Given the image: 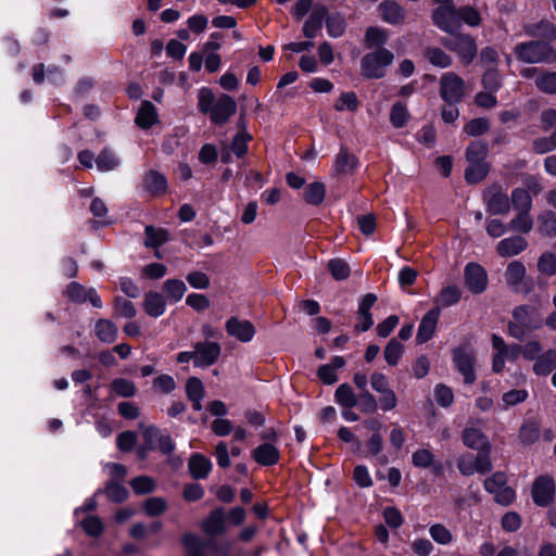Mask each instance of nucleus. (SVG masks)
Wrapping results in <instances>:
<instances>
[{
    "label": "nucleus",
    "instance_id": "nucleus-1",
    "mask_svg": "<svg viewBox=\"0 0 556 556\" xmlns=\"http://www.w3.org/2000/svg\"><path fill=\"white\" fill-rule=\"evenodd\" d=\"M441 45L455 53L464 66L470 65L478 54L476 38L459 29L440 39Z\"/></svg>",
    "mask_w": 556,
    "mask_h": 556
},
{
    "label": "nucleus",
    "instance_id": "nucleus-2",
    "mask_svg": "<svg viewBox=\"0 0 556 556\" xmlns=\"http://www.w3.org/2000/svg\"><path fill=\"white\" fill-rule=\"evenodd\" d=\"M514 54L520 62L552 64L556 61V50L543 40H531L515 46Z\"/></svg>",
    "mask_w": 556,
    "mask_h": 556
},
{
    "label": "nucleus",
    "instance_id": "nucleus-3",
    "mask_svg": "<svg viewBox=\"0 0 556 556\" xmlns=\"http://www.w3.org/2000/svg\"><path fill=\"white\" fill-rule=\"evenodd\" d=\"M394 54L384 48L366 53L361 61L362 72L366 78H382L386 68L392 64Z\"/></svg>",
    "mask_w": 556,
    "mask_h": 556
},
{
    "label": "nucleus",
    "instance_id": "nucleus-4",
    "mask_svg": "<svg viewBox=\"0 0 556 556\" xmlns=\"http://www.w3.org/2000/svg\"><path fill=\"white\" fill-rule=\"evenodd\" d=\"M435 2L440 5L432 11L433 24L448 35L458 30L460 23L453 0H435Z\"/></svg>",
    "mask_w": 556,
    "mask_h": 556
},
{
    "label": "nucleus",
    "instance_id": "nucleus-5",
    "mask_svg": "<svg viewBox=\"0 0 556 556\" xmlns=\"http://www.w3.org/2000/svg\"><path fill=\"white\" fill-rule=\"evenodd\" d=\"M466 94L464 79L454 72H447L440 78V96L446 104H458Z\"/></svg>",
    "mask_w": 556,
    "mask_h": 556
},
{
    "label": "nucleus",
    "instance_id": "nucleus-6",
    "mask_svg": "<svg viewBox=\"0 0 556 556\" xmlns=\"http://www.w3.org/2000/svg\"><path fill=\"white\" fill-rule=\"evenodd\" d=\"M453 363L464 377L466 384H473L477 376L475 371L476 353L467 346H458L452 350Z\"/></svg>",
    "mask_w": 556,
    "mask_h": 556
},
{
    "label": "nucleus",
    "instance_id": "nucleus-7",
    "mask_svg": "<svg viewBox=\"0 0 556 556\" xmlns=\"http://www.w3.org/2000/svg\"><path fill=\"white\" fill-rule=\"evenodd\" d=\"M505 278L515 292L527 294L533 290V279L526 277V267L519 261H513L508 264Z\"/></svg>",
    "mask_w": 556,
    "mask_h": 556
},
{
    "label": "nucleus",
    "instance_id": "nucleus-8",
    "mask_svg": "<svg viewBox=\"0 0 556 556\" xmlns=\"http://www.w3.org/2000/svg\"><path fill=\"white\" fill-rule=\"evenodd\" d=\"M486 211L493 215H506L510 210V199L497 185L489 187L483 194Z\"/></svg>",
    "mask_w": 556,
    "mask_h": 556
},
{
    "label": "nucleus",
    "instance_id": "nucleus-9",
    "mask_svg": "<svg viewBox=\"0 0 556 556\" xmlns=\"http://www.w3.org/2000/svg\"><path fill=\"white\" fill-rule=\"evenodd\" d=\"M555 482L549 476L538 477L531 490L533 502L541 507L548 506L554 501Z\"/></svg>",
    "mask_w": 556,
    "mask_h": 556
},
{
    "label": "nucleus",
    "instance_id": "nucleus-10",
    "mask_svg": "<svg viewBox=\"0 0 556 556\" xmlns=\"http://www.w3.org/2000/svg\"><path fill=\"white\" fill-rule=\"evenodd\" d=\"M237 103L235 99L226 93H220L210 112V119L215 125H224L236 113Z\"/></svg>",
    "mask_w": 556,
    "mask_h": 556
},
{
    "label": "nucleus",
    "instance_id": "nucleus-11",
    "mask_svg": "<svg viewBox=\"0 0 556 556\" xmlns=\"http://www.w3.org/2000/svg\"><path fill=\"white\" fill-rule=\"evenodd\" d=\"M377 11L381 20L390 25H403L407 18L406 10L394 0H383Z\"/></svg>",
    "mask_w": 556,
    "mask_h": 556
},
{
    "label": "nucleus",
    "instance_id": "nucleus-12",
    "mask_svg": "<svg viewBox=\"0 0 556 556\" xmlns=\"http://www.w3.org/2000/svg\"><path fill=\"white\" fill-rule=\"evenodd\" d=\"M195 366L208 367L215 364L220 355L222 348L217 342L201 341L193 345Z\"/></svg>",
    "mask_w": 556,
    "mask_h": 556
},
{
    "label": "nucleus",
    "instance_id": "nucleus-13",
    "mask_svg": "<svg viewBox=\"0 0 556 556\" xmlns=\"http://www.w3.org/2000/svg\"><path fill=\"white\" fill-rule=\"evenodd\" d=\"M465 283L476 294L482 293L488 285L486 271L477 263H469L465 267Z\"/></svg>",
    "mask_w": 556,
    "mask_h": 556
},
{
    "label": "nucleus",
    "instance_id": "nucleus-14",
    "mask_svg": "<svg viewBox=\"0 0 556 556\" xmlns=\"http://www.w3.org/2000/svg\"><path fill=\"white\" fill-rule=\"evenodd\" d=\"M440 316V308L433 307L421 318L417 334L416 342L422 344L428 342L434 334L438 320Z\"/></svg>",
    "mask_w": 556,
    "mask_h": 556
},
{
    "label": "nucleus",
    "instance_id": "nucleus-15",
    "mask_svg": "<svg viewBox=\"0 0 556 556\" xmlns=\"http://www.w3.org/2000/svg\"><path fill=\"white\" fill-rule=\"evenodd\" d=\"M226 331L241 342H249L253 339L255 328L249 320H240L237 317H230L226 323Z\"/></svg>",
    "mask_w": 556,
    "mask_h": 556
},
{
    "label": "nucleus",
    "instance_id": "nucleus-16",
    "mask_svg": "<svg viewBox=\"0 0 556 556\" xmlns=\"http://www.w3.org/2000/svg\"><path fill=\"white\" fill-rule=\"evenodd\" d=\"M66 295L74 302L84 303L89 301L94 307L100 308L102 302L94 289H86L78 282H71L65 291Z\"/></svg>",
    "mask_w": 556,
    "mask_h": 556
},
{
    "label": "nucleus",
    "instance_id": "nucleus-17",
    "mask_svg": "<svg viewBox=\"0 0 556 556\" xmlns=\"http://www.w3.org/2000/svg\"><path fill=\"white\" fill-rule=\"evenodd\" d=\"M377 301V296L374 293H367L359 303L357 309L358 324L355 325L356 331H367L374 325V319L370 313V308Z\"/></svg>",
    "mask_w": 556,
    "mask_h": 556
},
{
    "label": "nucleus",
    "instance_id": "nucleus-18",
    "mask_svg": "<svg viewBox=\"0 0 556 556\" xmlns=\"http://www.w3.org/2000/svg\"><path fill=\"white\" fill-rule=\"evenodd\" d=\"M513 320L531 331L540 328L542 325L535 308L529 305H520L515 307L513 311Z\"/></svg>",
    "mask_w": 556,
    "mask_h": 556
},
{
    "label": "nucleus",
    "instance_id": "nucleus-19",
    "mask_svg": "<svg viewBox=\"0 0 556 556\" xmlns=\"http://www.w3.org/2000/svg\"><path fill=\"white\" fill-rule=\"evenodd\" d=\"M523 31L530 37L542 38L547 42L556 39V26L547 20L525 24Z\"/></svg>",
    "mask_w": 556,
    "mask_h": 556
},
{
    "label": "nucleus",
    "instance_id": "nucleus-20",
    "mask_svg": "<svg viewBox=\"0 0 556 556\" xmlns=\"http://www.w3.org/2000/svg\"><path fill=\"white\" fill-rule=\"evenodd\" d=\"M528 247V242L523 237L514 236L501 240L496 245V252L503 257L515 256Z\"/></svg>",
    "mask_w": 556,
    "mask_h": 556
},
{
    "label": "nucleus",
    "instance_id": "nucleus-21",
    "mask_svg": "<svg viewBox=\"0 0 556 556\" xmlns=\"http://www.w3.org/2000/svg\"><path fill=\"white\" fill-rule=\"evenodd\" d=\"M188 469L193 479H205L212 470V463L206 456L195 453L188 460Z\"/></svg>",
    "mask_w": 556,
    "mask_h": 556
},
{
    "label": "nucleus",
    "instance_id": "nucleus-22",
    "mask_svg": "<svg viewBox=\"0 0 556 556\" xmlns=\"http://www.w3.org/2000/svg\"><path fill=\"white\" fill-rule=\"evenodd\" d=\"M327 16V9L324 5H316L304 23L303 34L306 38H314L323 27V22Z\"/></svg>",
    "mask_w": 556,
    "mask_h": 556
},
{
    "label": "nucleus",
    "instance_id": "nucleus-23",
    "mask_svg": "<svg viewBox=\"0 0 556 556\" xmlns=\"http://www.w3.org/2000/svg\"><path fill=\"white\" fill-rule=\"evenodd\" d=\"M166 307V299L163 294L149 291L144 295L143 300V308L144 312L151 317H159L165 312Z\"/></svg>",
    "mask_w": 556,
    "mask_h": 556
},
{
    "label": "nucleus",
    "instance_id": "nucleus-24",
    "mask_svg": "<svg viewBox=\"0 0 556 556\" xmlns=\"http://www.w3.org/2000/svg\"><path fill=\"white\" fill-rule=\"evenodd\" d=\"M464 444L472 450H490V443L483 432L476 428H466L463 430Z\"/></svg>",
    "mask_w": 556,
    "mask_h": 556
},
{
    "label": "nucleus",
    "instance_id": "nucleus-25",
    "mask_svg": "<svg viewBox=\"0 0 556 556\" xmlns=\"http://www.w3.org/2000/svg\"><path fill=\"white\" fill-rule=\"evenodd\" d=\"M422 54L435 67L447 68L453 64V58L439 47H426Z\"/></svg>",
    "mask_w": 556,
    "mask_h": 556
},
{
    "label": "nucleus",
    "instance_id": "nucleus-26",
    "mask_svg": "<svg viewBox=\"0 0 556 556\" xmlns=\"http://www.w3.org/2000/svg\"><path fill=\"white\" fill-rule=\"evenodd\" d=\"M252 455L254 460L262 466L275 465L279 459V451L269 443L257 446Z\"/></svg>",
    "mask_w": 556,
    "mask_h": 556
},
{
    "label": "nucleus",
    "instance_id": "nucleus-27",
    "mask_svg": "<svg viewBox=\"0 0 556 556\" xmlns=\"http://www.w3.org/2000/svg\"><path fill=\"white\" fill-rule=\"evenodd\" d=\"M203 530L210 535H216L225 530V511L223 508L213 510L202 523Z\"/></svg>",
    "mask_w": 556,
    "mask_h": 556
},
{
    "label": "nucleus",
    "instance_id": "nucleus-28",
    "mask_svg": "<svg viewBox=\"0 0 556 556\" xmlns=\"http://www.w3.org/2000/svg\"><path fill=\"white\" fill-rule=\"evenodd\" d=\"M556 368V350H547L538 356L533 371L539 376H547Z\"/></svg>",
    "mask_w": 556,
    "mask_h": 556
},
{
    "label": "nucleus",
    "instance_id": "nucleus-29",
    "mask_svg": "<svg viewBox=\"0 0 556 556\" xmlns=\"http://www.w3.org/2000/svg\"><path fill=\"white\" fill-rule=\"evenodd\" d=\"M489 170L490 166L486 161L468 162V166L465 169V179L468 184H478L488 176Z\"/></svg>",
    "mask_w": 556,
    "mask_h": 556
},
{
    "label": "nucleus",
    "instance_id": "nucleus-30",
    "mask_svg": "<svg viewBox=\"0 0 556 556\" xmlns=\"http://www.w3.org/2000/svg\"><path fill=\"white\" fill-rule=\"evenodd\" d=\"M156 122V109L150 101H143L136 116V124L143 128H150Z\"/></svg>",
    "mask_w": 556,
    "mask_h": 556
},
{
    "label": "nucleus",
    "instance_id": "nucleus-31",
    "mask_svg": "<svg viewBox=\"0 0 556 556\" xmlns=\"http://www.w3.org/2000/svg\"><path fill=\"white\" fill-rule=\"evenodd\" d=\"M96 336L104 343H113L117 338V327L109 319H99L94 326Z\"/></svg>",
    "mask_w": 556,
    "mask_h": 556
},
{
    "label": "nucleus",
    "instance_id": "nucleus-32",
    "mask_svg": "<svg viewBox=\"0 0 556 556\" xmlns=\"http://www.w3.org/2000/svg\"><path fill=\"white\" fill-rule=\"evenodd\" d=\"M334 399L344 408H353L358 404L357 395L349 383H342L337 388Z\"/></svg>",
    "mask_w": 556,
    "mask_h": 556
},
{
    "label": "nucleus",
    "instance_id": "nucleus-33",
    "mask_svg": "<svg viewBox=\"0 0 556 556\" xmlns=\"http://www.w3.org/2000/svg\"><path fill=\"white\" fill-rule=\"evenodd\" d=\"M144 188L152 194H160L165 192L167 180L163 174L156 170H150L144 177Z\"/></svg>",
    "mask_w": 556,
    "mask_h": 556
},
{
    "label": "nucleus",
    "instance_id": "nucleus-34",
    "mask_svg": "<svg viewBox=\"0 0 556 556\" xmlns=\"http://www.w3.org/2000/svg\"><path fill=\"white\" fill-rule=\"evenodd\" d=\"M538 231L548 238L556 236V213L545 211L538 216Z\"/></svg>",
    "mask_w": 556,
    "mask_h": 556
},
{
    "label": "nucleus",
    "instance_id": "nucleus-35",
    "mask_svg": "<svg viewBox=\"0 0 556 556\" xmlns=\"http://www.w3.org/2000/svg\"><path fill=\"white\" fill-rule=\"evenodd\" d=\"M462 298V290L457 286L444 287L434 302L439 305L438 307H448L456 304Z\"/></svg>",
    "mask_w": 556,
    "mask_h": 556
},
{
    "label": "nucleus",
    "instance_id": "nucleus-36",
    "mask_svg": "<svg viewBox=\"0 0 556 556\" xmlns=\"http://www.w3.org/2000/svg\"><path fill=\"white\" fill-rule=\"evenodd\" d=\"M213 541H202L192 533H186L182 536V544L187 549V556H203L206 545Z\"/></svg>",
    "mask_w": 556,
    "mask_h": 556
},
{
    "label": "nucleus",
    "instance_id": "nucleus-37",
    "mask_svg": "<svg viewBox=\"0 0 556 556\" xmlns=\"http://www.w3.org/2000/svg\"><path fill=\"white\" fill-rule=\"evenodd\" d=\"M99 493H104L110 501L115 503H123L129 496L128 490L114 480L109 481L103 490H98L97 494Z\"/></svg>",
    "mask_w": 556,
    "mask_h": 556
},
{
    "label": "nucleus",
    "instance_id": "nucleus-38",
    "mask_svg": "<svg viewBox=\"0 0 556 556\" xmlns=\"http://www.w3.org/2000/svg\"><path fill=\"white\" fill-rule=\"evenodd\" d=\"M146 240L147 248H159L168 240V231L163 228H155L153 226H146Z\"/></svg>",
    "mask_w": 556,
    "mask_h": 556
},
{
    "label": "nucleus",
    "instance_id": "nucleus-39",
    "mask_svg": "<svg viewBox=\"0 0 556 556\" xmlns=\"http://www.w3.org/2000/svg\"><path fill=\"white\" fill-rule=\"evenodd\" d=\"M510 204L516 211L530 212L532 199L528 190L517 188L511 192Z\"/></svg>",
    "mask_w": 556,
    "mask_h": 556
},
{
    "label": "nucleus",
    "instance_id": "nucleus-40",
    "mask_svg": "<svg viewBox=\"0 0 556 556\" xmlns=\"http://www.w3.org/2000/svg\"><path fill=\"white\" fill-rule=\"evenodd\" d=\"M388 41V31L380 27H368L365 34V45L367 48L377 47L378 49Z\"/></svg>",
    "mask_w": 556,
    "mask_h": 556
},
{
    "label": "nucleus",
    "instance_id": "nucleus-41",
    "mask_svg": "<svg viewBox=\"0 0 556 556\" xmlns=\"http://www.w3.org/2000/svg\"><path fill=\"white\" fill-rule=\"evenodd\" d=\"M94 162H96V165H97L98 169L102 170V172L113 170L119 164V161H118L117 156L109 148H104L99 153V155L96 157Z\"/></svg>",
    "mask_w": 556,
    "mask_h": 556
},
{
    "label": "nucleus",
    "instance_id": "nucleus-42",
    "mask_svg": "<svg viewBox=\"0 0 556 556\" xmlns=\"http://www.w3.org/2000/svg\"><path fill=\"white\" fill-rule=\"evenodd\" d=\"M166 298L172 302H178L185 294L187 287L180 279H168L163 283Z\"/></svg>",
    "mask_w": 556,
    "mask_h": 556
},
{
    "label": "nucleus",
    "instance_id": "nucleus-43",
    "mask_svg": "<svg viewBox=\"0 0 556 556\" xmlns=\"http://www.w3.org/2000/svg\"><path fill=\"white\" fill-rule=\"evenodd\" d=\"M357 164V159L351 154L346 149L342 148L336 159V170L341 174L352 172Z\"/></svg>",
    "mask_w": 556,
    "mask_h": 556
},
{
    "label": "nucleus",
    "instance_id": "nucleus-44",
    "mask_svg": "<svg viewBox=\"0 0 556 556\" xmlns=\"http://www.w3.org/2000/svg\"><path fill=\"white\" fill-rule=\"evenodd\" d=\"M326 194V187L323 182L315 181L309 184L304 191V200L311 205H319Z\"/></svg>",
    "mask_w": 556,
    "mask_h": 556
},
{
    "label": "nucleus",
    "instance_id": "nucleus-45",
    "mask_svg": "<svg viewBox=\"0 0 556 556\" xmlns=\"http://www.w3.org/2000/svg\"><path fill=\"white\" fill-rule=\"evenodd\" d=\"M489 153L488 144L481 140L470 142L466 149L467 162H482L485 161Z\"/></svg>",
    "mask_w": 556,
    "mask_h": 556
},
{
    "label": "nucleus",
    "instance_id": "nucleus-46",
    "mask_svg": "<svg viewBox=\"0 0 556 556\" xmlns=\"http://www.w3.org/2000/svg\"><path fill=\"white\" fill-rule=\"evenodd\" d=\"M403 352L404 345L396 338H392L384 348V359L390 366H395L402 357Z\"/></svg>",
    "mask_w": 556,
    "mask_h": 556
},
{
    "label": "nucleus",
    "instance_id": "nucleus-47",
    "mask_svg": "<svg viewBox=\"0 0 556 556\" xmlns=\"http://www.w3.org/2000/svg\"><path fill=\"white\" fill-rule=\"evenodd\" d=\"M509 229L513 231L528 233L533 228V219L529 212H520L509 222Z\"/></svg>",
    "mask_w": 556,
    "mask_h": 556
},
{
    "label": "nucleus",
    "instance_id": "nucleus-48",
    "mask_svg": "<svg viewBox=\"0 0 556 556\" xmlns=\"http://www.w3.org/2000/svg\"><path fill=\"white\" fill-rule=\"evenodd\" d=\"M327 268L336 280H345L351 274L349 264L342 258L330 260Z\"/></svg>",
    "mask_w": 556,
    "mask_h": 556
},
{
    "label": "nucleus",
    "instance_id": "nucleus-49",
    "mask_svg": "<svg viewBox=\"0 0 556 556\" xmlns=\"http://www.w3.org/2000/svg\"><path fill=\"white\" fill-rule=\"evenodd\" d=\"M535 86L545 93H556V72H541L535 77Z\"/></svg>",
    "mask_w": 556,
    "mask_h": 556
},
{
    "label": "nucleus",
    "instance_id": "nucleus-50",
    "mask_svg": "<svg viewBox=\"0 0 556 556\" xmlns=\"http://www.w3.org/2000/svg\"><path fill=\"white\" fill-rule=\"evenodd\" d=\"M457 16H458V21L460 20L464 23H466L468 26H471V27L479 26L482 21L481 15L478 12V10H476L471 5H463V7L458 8Z\"/></svg>",
    "mask_w": 556,
    "mask_h": 556
},
{
    "label": "nucleus",
    "instance_id": "nucleus-51",
    "mask_svg": "<svg viewBox=\"0 0 556 556\" xmlns=\"http://www.w3.org/2000/svg\"><path fill=\"white\" fill-rule=\"evenodd\" d=\"M538 270L546 276L556 274V254L552 252H544L538 258Z\"/></svg>",
    "mask_w": 556,
    "mask_h": 556
},
{
    "label": "nucleus",
    "instance_id": "nucleus-52",
    "mask_svg": "<svg viewBox=\"0 0 556 556\" xmlns=\"http://www.w3.org/2000/svg\"><path fill=\"white\" fill-rule=\"evenodd\" d=\"M408 115L405 104L396 102L391 108L390 122L394 127L401 128L406 124Z\"/></svg>",
    "mask_w": 556,
    "mask_h": 556
},
{
    "label": "nucleus",
    "instance_id": "nucleus-53",
    "mask_svg": "<svg viewBox=\"0 0 556 556\" xmlns=\"http://www.w3.org/2000/svg\"><path fill=\"white\" fill-rule=\"evenodd\" d=\"M111 388L114 392L123 397H131L136 394L135 383L124 378L114 379L111 382Z\"/></svg>",
    "mask_w": 556,
    "mask_h": 556
},
{
    "label": "nucleus",
    "instance_id": "nucleus-54",
    "mask_svg": "<svg viewBox=\"0 0 556 556\" xmlns=\"http://www.w3.org/2000/svg\"><path fill=\"white\" fill-rule=\"evenodd\" d=\"M489 128H490L489 119L479 117V118H473V119L469 121L465 125L464 131L469 136L477 137V136H481V135L488 132Z\"/></svg>",
    "mask_w": 556,
    "mask_h": 556
},
{
    "label": "nucleus",
    "instance_id": "nucleus-55",
    "mask_svg": "<svg viewBox=\"0 0 556 556\" xmlns=\"http://www.w3.org/2000/svg\"><path fill=\"white\" fill-rule=\"evenodd\" d=\"M130 485L137 494H148L154 491L155 483L152 478L148 476L136 477L130 481Z\"/></svg>",
    "mask_w": 556,
    "mask_h": 556
},
{
    "label": "nucleus",
    "instance_id": "nucleus-56",
    "mask_svg": "<svg viewBox=\"0 0 556 556\" xmlns=\"http://www.w3.org/2000/svg\"><path fill=\"white\" fill-rule=\"evenodd\" d=\"M482 85L488 91H496L502 85L498 71L494 67H489L482 76Z\"/></svg>",
    "mask_w": 556,
    "mask_h": 556
},
{
    "label": "nucleus",
    "instance_id": "nucleus-57",
    "mask_svg": "<svg viewBox=\"0 0 556 556\" xmlns=\"http://www.w3.org/2000/svg\"><path fill=\"white\" fill-rule=\"evenodd\" d=\"M359 409L365 414H374L378 409L376 397L367 390L357 395Z\"/></svg>",
    "mask_w": 556,
    "mask_h": 556
},
{
    "label": "nucleus",
    "instance_id": "nucleus-58",
    "mask_svg": "<svg viewBox=\"0 0 556 556\" xmlns=\"http://www.w3.org/2000/svg\"><path fill=\"white\" fill-rule=\"evenodd\" d=\"M358 105L359 102L355 92H343L334 104V109L337 111H343L346 109L354 112L357 110Z\"/></svg>",
    "mask_w": 556,
    "mask_h": 556
},
{
    "label": "nucleus",
    "instance_id": "nucleus-59",
    "mask_svg": "<svg viewBox=\"0 0 556 556\" xmlns=\"http://www.w3.org/2000/svg\"><path fill=\"white\" fill-rule=\"evenodd\" d=\"M429 532H430L431 538L437 543L442 544V545L450 544L453 540V536H452V533L450 532V530L441 523H435V525L431 526L429 529Z\"/></svg>",
    "mask_w": 556,
    "mask_h": 556
},
{
    "label": "nucleus",
    "instance_id": "nucleus-60",
    "mask_svg": "<svg viewBox=\"0 0 556 556\" xmlns=\"http://www.w3.org/2000/svg\"><path fill=\"white\" fill-rule=\"evenodd\" d=\"M216 99L214 93L212 92L211 89L208 88H202L200 91H199V103H198V106H199V110L201 113L203 114H207L212 111L215 102H216Z\"/></svg>",
    "mask_w": 556,
    "mask_h": 556
},
{
    "label": "nucleus",
    "instance_id": "nucleus-61",
    "mask_svg": "<svg viewBox=\"0 0 556 556\" xmlns=\"http://www.w3.org/2000/svg\"><path fill=\"white\" fill-rule=\"evenodd\" d=\"M166 507V501L162 497H150L143 504L146 513L151 517L163 514Z\"/></svg>",
    "mask_w": 556,
    "mask_h": 556
},
{
    "label": "nucleus",
    "instance_id": "nucleus-62",
    "mask_svg": "<svg viewBox=\"0 0 556 556\" xmlns=\"http://www.w3.org/2000/svg\"><path fill=\"white\" fill-rule=\"evenodd\" d=\"M326 26L330 36L339 37L344 33L345 22L341 15L334 14L326 18Z\"/></svg>",
    "mask_w": 556,
    "mask_h": 556
},
{
    "label": "nucleus",
    "instance_id": "nucleus-63",
    "mask_svg": "<svg viewBox=\"0 0 556 556\" xmlns=\"http://www.w3.org/2000/svg\"><path fill=\"white\" fill-rule=\"evenodd\" d=\"M186 393L189 400H202L204 388L202 381L197 377H191L186 383Z\"/></svg>",
    "mask_w": 556,
    "mask_h": 556
},
{
    "label": "nucleus",
    "instance_id": "nucleus-64",
    "mask_svg": "<svg viewBox=\"0 0 556 556\" xmlns=\"http://www.w3.org/2000/svg\"><path fill=\"white\" fill-rule=\"evenodd\" d=\"M434 397L437 403L443 407H448L454 401L452 389L445 384H438L435 387Z\"/></svg>",
    "mask_w": 556,
    "mask_h": 556
}]
</instances>
